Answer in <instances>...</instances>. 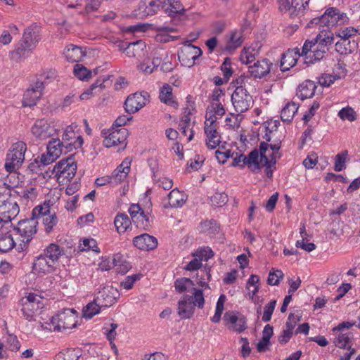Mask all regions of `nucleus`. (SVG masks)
I'll return each instance as SVG.
<instances>
[{"label": "nucleus", "instance_id": "nucleus-33", "mask_svg": "<svg viewBox=\"0 0 360 360\" xmlns=\"http://www.w3.org/2000/svg\"><path fill=\"white\" fill-rule=\"evenodd\" d=\"M185 201V195L177 188H174L168 195L169 206L165 205V207H180L184 204Z\"/></svg>", "mask_w": 360, "mask_h": 360}, {"label": "nucleus", "instance_id": "nucleus-43", "mask_svg": "<svg viewBox=\"0 0 360 360\" xmlns=\"http://www.w3.org/2000/svg\"><path fill=\"white\" fill-rule=\"evenodd\" d=\"M101 307V305L98 304V302L94 299L84 307L82 311L83 316L86 319H91L100 312Z\"/></svg>", "mask_w": 360, "mask_h": 360}, {"label": "nucleus", "instance_id": "nucleus-8", "mask_svg": "<svg viewBox=\"0 0 360 360\" xmlns=\"http://www.w3.org/2000/svg\"><path fill=\"white\" fill-rule=\"evenodd\" d=\"M204 130L207 136V148L212 150L216 148L221 143V136L217 131V118L214 115L208 117V113L206 114Z\"/></svg>", "mask_w": 360, "mask_h": 360}, {"label": "nucleus", "instance_id": "nucleus-16", "mask_svg": "<svg viewBox=\"0 0 360 360\" xmlns=\"http://www.w3.org/2000/svg\"><path fill=\"white\" fill-rule=\"evenodd\" d=\"M119 297L120 292L117 289L112 285H107L98 292L95 299L102 307H110Z\"/></svg>", "mask_w": 360, "mask_h": 360}, {"label": "nucleus", "instance_id": "nucleus-46", "mask_svg": "<svg viewBox=\"0 0 360 360\" xmlns=\"http://www.w3.org/2000/svg\"><path fill=\"white\" fill-rule=\"evenodd\" d=\"M80 355L78 349H68L58 353L56 356V360H77Z\"/></svg>", "mask_w": 360, "mask_h": 360}, {"label": "nucleus", "instance_id": "nucleus-57", "mask_svg": "<svg viewBox=\"0 0 360 360\" xmlns=\"http://www.w3.org/2000/svg\"><path fill=\"white\" fill-rule=\"evenodd\" d=\"M276 304V300H273L269 302L264 309V313L262 316V321L264 322H268L271 320L272 314L275 309V307Z\"/></svg>", "mask_w": 360, "mask_h": 360}, {"label": "nucleus", "instance_id": "nucleus-29", "mask_svg": "<svg viewBox=\"0 0 360 360\" xmlns=\"http://www.w3.org/2000/svg\"><path fill=\"white\" fill-rule=\"evenodd\" d=\"M162 5L160 0H143L139 3V10L143 16L153 15Z\"/></svg>", "mask_w": 360, "mask_h": 360}, {"label": "nucleus", "instance_id": "nucleus-4", "mask_svg": "<svg viewBox=\"0 0 360 360\" xmlns=\"http://www.w3.org/2000/svg\"><path fill=\"white\" fill-rule=\"evenodd\" d=\"M77 163L72 155L58 162L53 167V173L60 184H65L74 178L77 172Z\"/></svg>", "mask_w": 360, "mask_h": 360}, {"label": "nucleus", "instance_id": "nucleus-5", "mask_svg": "<svg viewBox=\"0 0 360 360\" xmlns=\"http://www.w3.org/2000/svg\"><path fill=\"white\" fill-rule=\"evenodd\" d=\"M48 326L45 328L61 331L63 330L70 329L76 325V317L72 309H65L52 316L50 323H46Z\"/></svg>", "mask_w": 360, "mask_h": 360}, {"label": "nucleus", "instance_id": "nucleus-40", "mask_svg": "<svg viewBox=\"0 0 360 360\" xmlns=\"http://www.w3.org/2000/svg\"><path fill=\"white\" fill-rule=\"evenodd\" d=\"M63 249L60 245L56 243H51L44 250L42 254H44L45 257L56 263L60 257L63 255Z\"/></svg>", "mask_w": 360, "mask_h": 360}, {"label": "nucleus", "instance_id": "nucleus-48", "mask_svg": "<svg viewBox=\"0 0 360 360\" xmlns=\"http://www.w3.org/2000/svg\"><path fill=\"white\" fill-rule=\"evenodd\" d=\"M0 180L3 181V183H5V186H6L9 190L17 194L18 192L14 189L18 185V180L16 179V173L14 172H9V174L6 176L4 179H0Z\"/></svg>", "mask_w": 360, "mask_h": 360}, {"label": "nucleus", "instance_id": "nucleus-30", "mask_svg": "<svg viewBox=\"0 0 360 360\" xmlns=\"http://www.w3.org/2000/svg\"><path fill=\"white\" fill-rule=\"evenodd\" d=\"M195 256L200 257V259L194 258L185 267V269L187 271H195L199 269L202 266L201 261L205 257V259L213 256V252L212 250H200L196 252Z\"/></svg>", "mask_w": 360, "mask_h": 360}, {"label": "nucleus", "instance_id": "nucleus-42", "mask_svg": "<svg viewBox=\"0 0 360 360\" xmlns=\"http://www.w3.org/2000/svg\"><path fill=\"white\" fill-rule=\"evenodd\" d=\"M328 49H325V46L322 48L321 46L316 45V48L313 49L311 53H309V56L305 59V63H314L317 61L321 60L325 56Z\"/></svg>", "mask_w": 360, "mask_h": 360}, {"label": "nucleus", "instance_id": "nucleus-62", "mask_svg": "<svg viewBox=\"0 0 360 360\" xmlns=\"http://www.w3.org/2000/svg\"><path fill=\"white\" fill-rule=\"evenodd\" d=\"M6 342L8 349L12 352H17L20 348V343L18 340V338L14 335H8L6 338Z\"/></svg>", "mask_w": 360, "mask_h": 360}, {"label": "nucleus", "instance_id": "nucleus-28", "mask_svg": "<svg viewBox=\"0 0 360 360\" xmlns=\"http://www.w3.org/2000/svg\"><path fill=\"white\" fill-rule=\"evenodd\" d=\"M40 39V27L34 23L25 30L22 41L25 44H31L35 47Z\"/></svg>", "mask_w": 360, "mask_h": 360}, {"label": "nucleus", "instance_id": "nucleus-61", "mask_svg": "<svg viewBox=\"0 0 360 360\" xmlns=\"http://www.w3.org/2000/svg\"><path fill=\"white\" fill-rule=\"evenodd\" d=\"M283 277V273L281 270L270 271L267 279V283L271 285H277L280 282V279Z\"/></svg>", "mask_w": 360, "mask_h": 360}, {"label": "nucleus", "instance_id": "nucleus-23", "mask_svg": "<svg viewBox=\"0 0 360 360\" xmlns=\"http://www.w3.org/2000/svg\"><path fill=\"white\" fill-rule=\"evenodd\" d=\"M13 230V227L0 226V252H7L15 247Z\"/></svg>", "mask_w": 360, "mask_h": 360}, {"label": "nucleus", "instance_id": "nucleus-63", "mask_svg": "<svg viewBox=\"0 0 360 360\" xmlns=\"http://www.w3.org/2000/svg\"><path fill=\"white\" fill-rule=\"evenodd\" d=\"M139 274H133L131 276H128L122 282H121L120 285L126 290H129L132 288L134 283L136 281L139 280Z\"/></svg>", "mask_w": 360, "mask_h": 360}, {"label": "nucleus", "instance_id": "nucleus-1", "mask_svg": "<svg viewBox=\"0 0 360 360\" xmlns=\"http://www.w3.org/2000/svg\"><path fill=\"white\" fill-rule=\"evenodd\" d=\"M345 18H347L345 13H341L338 8L331 7L328 8L322 15L311 20L307 27H317L321 32H323L325 27L329 28L339 22H344Z\"/></svg>", "mask_w": 360, "mask_h": 360}, {"label": "nucleus", "instance_id": "nucleus-18", "mask_svg": "<svg viewBox=\"0 0 360 360\" xmlns=\"http://www.w3.org/2000/svg\"><path fill=\"white\" fill-rule=\"evenodd\" d=\"M44 90V83L41 81H37L32 84L30 88L24 93L22 101V106L32 107L35 105L41 98Z\"/></svg>", "mask_w": 360, "mask_h": 360}, {"label": "nucleus", "instance_id": "nucleus-49", "mask_svg": "<svg viewBox=\"0 0 360 360\" xmlns=\"http://www.w3.org/2000/svg\"><path fill=\"white\" fill-rule=\"evenodd\" d=\"M351 335L349 333H340L338 337L334 339L333 343L335 345L341 349H347L351 340Z\"/></svg>", "mask_w": 360, "mask_h": 360}, {"label": "nucleus", "instance_id": "nucleus-13", "mask_svg": "<svg viewBox=\"0 0 360 360\" xmlns=\"http://www.w3.org/2000/svg\"><path fill=\"white\" fill-rule=\"evenodd\" d=\"M65 148V145L59 139H52L47 144V154H42L40 162L44 165H48L54 162Z\"/></svg>", "mask_w": 360, "mask_h": 360}, {"label": "nucleus", "instance_id": "nucleus-3", "mask_svg": "<svg viewBox=\"0 0 360 360\" xmlns=\"http://www.w3.org/2000/svg\"><path fill=\"white\" fill-rule=\"evenodd\" d=\"M27 146L23 141L13 143L6 154L4 167L8 172H15L25 160Z\"/></svg>", "mask_w": 360, "mask_h": 360}, {"label": "nucleus", "instance_id": "nucleus-24", "mask_svg": "<svg viewBox=\"0 0 360 360\" xmlns=\"http://www.w3.org/2000/svg\"><path fill=\"white\" fill-rule=\"evenodd\" d=\"M135 247L141 250L149 251L154 250L158 246V240L155 237L148 233H143L136 236L133 239Z\"/></svg>", "mask_w": 360, "mask_h": 360}, {"label": "nucleus", "instance_id": "nucleus-35", "mask_svg": "<svg viewBox=\"0 0 360 360\" xmlns=\"http://www.w3.org/2000/svg\"><path fill=\"white\" fill-rule=\"evenodd\" d=\"M34 48L31 44H25L22 41L18 48L11 53V58L18 61L29 56Z\"/></svg>", "mask_w": 360, "mask_h": 360}, {"label": "nucleus", "instance_id": "nucleus-41", "mask_svg": "<svg viewBox=\"0 0 360 360\" xmlns=\"http://www.w3.org/2000/svg\"><path fill=\"white\" fill-rule=\"evenodd\" d=\"M243 43L242 34L240 32L235 30L231 32L229 42L226 46V50L233 51L241 46Z\"/></svg>", "mask_w": 360, "mask_h": 360}, {"label": "nucleus", "instance_id": "nucleus-39", "mask_svg": "<svg viewBox=\"0 0 360 360\" xmlns=\"http://www.w3.org/2000/svg\"><path fill=\"white\" fill-rule=\"evenodd\" d=\"M114 224L118 233H124L131 225V220L124 213L118 214L114 220Z\"/></svg>", "mask_w": 360, "mask_h": 360}, {"label": "nucleus", "instance_id": "nucleus-17", "mask_svg": "<svg viewBox=\"0 0 360 360\" xmlns=\"http://www.w3.org/2000/svg\"><path fill=\"white\" fill-rule=\"evenodd\" d=\"M202 54V51L200 48L189 44L181 49L178 56L184 66L191 68L195 65V60Z\"/></svg>", "mask_w": 360, "mask_h": 360}, {"label": "nucleus", "instance_id": "nucleus-11", "mask_svg": "<svg viewBox=\"0 0 360 360\" xmlns=\"http://www.w3.org/2000/svg\"><path fill=\"white\" fill-rule=\"evenodd\" d=\"M19 213V207L13 199L0 202V226L13 227L11 220Z\"/></svg>", "mask_w": 360, "mask_h": 360}, {"label": "nucleus", "instance_id": "nucleus-6", "mask_svg": "<svg viewBox=\"0 0 360 360\" xmlns=\"http://www.w3.org/2000/svg\"><path fill=\"white\" fill-rule=\"evenodd\" d=\"M231 102L238 113L246 112L252 105L253 99L248 91L243 86H236L231 96Z\"/></svg>", "mask_w": 360, "mask_h": 360}, {"label": "nucleus", "instance_id": "nucleus-26", "mask_svg": "<svg viewBox=\"0 0 360 360\" xmlns=\"http://www.w3.org/2000/svg\"><path fill=\"white\" fill-rule=\"evenodd\" d=\"M55 264L56 262L41 254L34 260L32 268L38 274H46L53 271Z\"/></svg>", "mask_w": 360, "mask_h": 360}, {"label": "nucleus", "instance_id": "nucleus-55", "mask_svg": "<svg viewBox=\"0 0 360 360\" xmlns=\"http://www.w3.org/2000/svg\"><path fill=\"white\" fill-rule=\"evenodd\" d=\"M75 75L80 80L88 79L91 77V72L86 68L76 65L74 68Z\"/></svg>", "mask_w": 360, "mask_h": 360}, {"label": "nucleus", "instance_id": "nucleus-15", "mask_svg": "<svg viewBox=\"0 0 360 360\" xmlns=\"http://www.w3.org/2000/svg\"><path fill=\"white\" fill-rule=\"evenodd\" d=\"M37 224L38 221L32 215L30 219L19 221L16 228L13 226V231H17L20 235L23 243H28L37 233Z\"/></svg>", "mask_w": 360, "mask_h": 360}, {"label": "nucleus", "instance_id": "nucleus-7", "mask_svg": "<svg viewBox=\"0 0 360 360\" xmlns=\"http://www.w3.org/2000/svg\"><path fill=\"white\" fill-rule=\"evenodd\" d=\"M101 134L105 138L103 141V145L105 147L110 148L120 144L123 145L124 148L127 146L128 131L126 128L112 127L108 131L103 130Z\"/></svg>", "mask_w": 360, "mask_h": 360}, {"label": "nucleus", "instance_id": "nucleus-20", "mask_svg": "<svg viewBox=\"0 0 360 360\" xmlns=\"http://www.w3.org/2000/svg\"><path fill=\"white\" fill-rule=\"evenodd\" d=\"M269 148V144L265 142H261L259 144V162L261 165L266 167V176L269 178H271L273 175V170L275 169V165L276 163V157H274V154H271L270 158H268L266 155V151Z\"/></svg>", "mask_w": 360, "mask_h": 360}, {"label": "nucleus", "instance_id": "nucleus-2", "mask_svg": "<svg viewBox=\"0 0 360 360\" xmlns=\"http://www.w3.org/2000/svg\"><path fill=\"white\" fill-rule=\"evenodd\" d=\"M32 215L38 221H41L47 233H51L58 223L56 212L51 211L49 201H45L42 205L35 207L32 212Z\"/></svg>", "mask_w": 360, "mask_h": 360}, {"label": "nucleus", "instance_id": "nucleus-59", "mask_svg": "<svg viewBox=\"0 0 360 360\" xmlns=\"http://www.w3.org/2000/svg\"><path fill=\"white\" fill-rule=\"evenodd\" d=\"M338 116L343 120H347L352 122L356 120V112L350 108H343L338 112Z\"/></svg>", "mask_w": 360, "mask_h": 360}, {"label": "nucleus", "instance_id": "nucleus-31", "mask_svg": "<svg viewBox=\"0 0 360 360\" xmlns=\"http://www.w3.org/2000/svg\"><path fill=\"white\" fill-rule=\"evenodd\" d=\"M345 66L346 65L343 61L338 60V61L334 65L333 70V75L329 76L328 82L326 80H325L321 83V84L326 86H330L331 84L334 82L335 80L340 79L344 77L347 73Z\"/></svg>", "mask_w": 360, "mask_h": 360}, {"label": "nucleus", "instance_id": "nucleus-44", "mask_svg": "<svg viewBox=\"0 0 360 360\" xmlns=\"http://www.w3.org/2000/svg\"><path fill=\"white\" fill-rule=\"evenodd\" d=\"M309 1V0H292L291 16L302 15L308 6Z\"/></svg>", "mask_w": 360, "mask_h": 360}, {"label": "nucleus", "instance_id": "nucleus-64", "mask_svg": "<svg viewBox=\"0 0 360 360\" xmlns=\"http://www.w3.org/2000/svg\"><path fill=\"white\" fill-rule=\"evenodd\" d=\"M138 69L146 75L151 74L154 71V68L150 63V58H145L138 66Z\"/></svg>", "mask_w": 360, "mask_h": 360}, {"label": "nucleus", "instance_id": "nucleus-45", "mask_svg": "<svg viewBox=\"0 0 360 360\" xmlns=\"http://www.w3.org/2000/svg\"><path fill=\"white\" fill-rule=\"evenodd\" d=\"M354 48L355 46L351 45V41L348 39H340L335 43V51L341 55L351 53Z\"/></svg>", "mask_w": 360, "mask_h": 360}, {"label": "nucleus", "instance_id": "nucleus-54", "mask_svg": "<svg viewBox=\"0 0 360 360\" xmlns=\"http://www.w3.org/2000/svg\"><path fill=\"white\" fill-rule=\"evenodd\" d=\"M210 201L212 205L221 207L228 201V195L225 193H215L211 198Z\"/></svg>", "mask_w": 360, "mask_h": 360}, {"label": "nucleus", "instance_id": "nucleus-38", "mask_svg": "<svg viewBox=\"0 0 360 360\" xmlns=\"http://www.w3.org/2000/svg\"><path fill=\"white\" fill-rule=\"evenodd\" d=\"M298 110V106L294 102L288 103L282 109L281 112V118L283 122L290 123Z\"/></svg>", "mask_w": 360, "mask_h": 360}, {"label": "nucleus", "instance_id": "nucleus-56", "mask_svg": "<svg viewBox=\"0 0 360 360\" xmlns=\"http://www.w3.org/2000/svg\"><path fill=\"white\" fill-rule=\"evenodd\" d=\"M15 195L11 190L5 186V183L0 180V202L12 200V197Z\"/></svg>", "mask_w": 360, "mask_h": 360}, {"label": "nucleus", "instance_id": "nucleus-12", "mask_svg": "<svg viewBox=\"0 0 360 360\" xmlns=\"http://www.w3.org/2000/svg\"><path fill=\"white\" fill-rule=\"evenodd\" d=\"M31 133L37 139L44 141L57 134V129L46 120L39 119L32 126Z\"/></svg>", "mask_w": 360, "mask_h": 360}, {"label": "nucleus", "instance_id": "nucleus-34", "mask_svg": "<svg viewBox=\"0 0 360 360\" xmlns=\"http://www.w3.org/2000/svg\"><path fill=\"white\" fill-rule=\"evenodd\" d=\"M63 54L66 60L70 63L78 62L84 56L82 49L72 44L65 48Z\"/></svg>", "mask_w": 360, "mask_h": 360}, {"label": "nucleus", "instance_id": "nucleus-21", "mask_svg": "<svg viewBox=\"0 0 360 360\" xmlns=\"http://www.w3.org/2000/svg\"><path fill=\"white\" fill-rule=\"evenodd\" d=\"M272 63L267 58L257 60L248 67V72L255 79H261L266 76L271 71Z\"/></svg>", "mask_w": 360, "mask_h": 360}, {"label": "nucleus", "instance_id": "nucleus-36", "mask_svg": "<svg viewBox=\"0 0 360 360\" xmlns=\"http://www.w3.org/2000/svg\"><path fill=\"white\" fill-rule=\"evenodd\" d=\"M159 98L162 102L172 105L174 108L178 106V103L173 99L172 88L168 84H165L160 89Z\"/></svg>", "mask_w": 360, "mask_h": 360}, {"label": "nucleus", "instance_id": "nucleus-22", "mask_svg": "<svg viewBox=\"0 0 360 360\" xmlns=\"http://www.w3.org/2000/svg\"><path fill=\"white\" fill-rule=\"evenodd\" d=\"M224 320L226 324H231V328L237 332L242 333L247 328V320L243 315L237 316L233 312H226Z\"/></svg>", "mask_w": 360, "mask_h": 360}, {"label": "nucleus", "instance_id": "nucleus-14", "mask_svg": "<svg viewBox=\"0 0 360 360\" xmlns=\"http://www.w3.org/2000/svg\"><path fill=\"white\" fill-rule=\"evenodd\" d=\"M149 97V94L146 91L129 95L124 103L125 111L128 114H134L138 112L146 105Z\"/></svg>", "mask_w": 360, "mask_h": 360}, {"label": "nucleus", "instance_id": "nucleus-25", "mask_svg": "<svg viewBox=\"0 0 360 360\" xmlns=\"http://www.w3.org/2000/svg\"><path fill=\"white\" fill-rule=\"evenodd\" d=\"M300 57V49L295 48L293 49H288L282 54L280 64L281 70L282 72L289 70L291 68L295 66Z\"/></svg>", "mask_w": 360, "mask_h": 360}, {"label": "nucleus", "instance_id": "nucleus-52", "mask_svg": "<svg viewBox=\"0 0 360 360\" xmlns=\"http://www.w3.org/2000/svg\"><path fill=\"white\" fill-rule=\"evenodd\" d=\"M256 58L255 50L252 48H244L241 51L240 60L243 63L249 64Z\"/></svg>", "mask_w": 360, "mask_h": 360}, {"label": "nucleus", "instance_id": "nucleus-51", "mask_svg": "<svg viewBox=\"0 0 360 360\" xmlns=\"http://www.w3.org/2000/svg\"><path fill=\"white\" fill-rule=\"evenodd\" d=\"M319 39H320V37H316L311 41L307 40L302 46L300 56H304L305 59H307L309 56V53H311L313 49L316 48V45L318 44Z\"/></svg>", "mask_w": 360, "mask_h": 360}, {"label": "nucleus", "instance_id": "nucleus-27", "mask_svg": "<svg viewBox=\"0 0 360 360\" xmlns=\"http://www.w3.org/2000/svg\"><path fill=\"white\" fill-rule=\"evenodd\" d=\"M194 309L192 297L189 295H184L179 301L178 314L181 319H190L194 313Z\"/></svg>", "mask_w": 360, "mask_h": 360}, {"label": "nucleus", "instance_id": "nucleus-50", "mask_svg": "<svg viewBox=\"0 0 360 360\" xmlns=\"http://www.w3.org/2000/svg\"><path fill=\"white\" fill-rule=\"evenodd\" d=\"M348 156V151L343 150L335 156L334 169L336 172H340L345 168V162Z\"/></svg>", "mask_w": 360, "mask_h": 360}, {"label": "nucleus", "instance_id": "nucleus-58", "mask_svg": "<svg viewBox=\"0 0 360 360\" xmlns=\"http://www.w3.org/2000/svg\"><path fill=\"white\" fill-rule=\"evenodd\" d=\"M136 221L133 222L136 224V226L143 228V229H148L151 225L149 217L145 214V212H141V214L137 216Z\"/></svg>", "mask_w": 360, "mask_h": 360}, {"label": "nucleus", "instance_id": "nucleus-60", "mask_svg": "<svg viewBox=\"0 0 360 360\" xmlns=\"http://www.w3.org/2000/svg\"><path fill=\"white\" fill-rule=\"evenodd\" d=\"M110 179V185L116 186L123 182L127 178L124 174L120 173L119 170H114L111 175H108Z\"/></svg>", "mask_w": 360, "mask_h": 360}, {"label": "nucleus", "instance_id": "nucleus-47", "mask_svg": "<svg viewBox=\"0 0 360 360\" xmlns=\"http://www.w3.org/2000/svg\"><path fill=\"white\" fill-rule=\"evenodd\" d=\"M194 285V282L188 278H180L175 281L174 287L176 291L182 293L187 290L188 288Z\"/></svg>", "mask_w": 360, "mask_h": 360}, {"label": "nucleus", "instance_id": "nucleus-19", "mask_svg": "<svg viewBox=\"0 0 360 360\" xmlns=\"http://www.w3.org/2000/svg\"><path fill=\"white\" fill-rule=\"evenodd\" d=\"M75 128L72 125L68 126L63 134L62 141L65 145L66 153L68 150H72V148H81L83 144V138L81 135L77 134L75 131Z\"/></svg>", "mask_w": 360, "mask_h": 360}, {"label": "nucleus", "instance_id": "nucleus-37", "mask_svg": "<svg viewBox=\"0 0 360 360\" xmlns=\"http://www.w3.org/2000/svg\"><path fill=\"white\" fill-rule=\"evenodd\" d=\"M162 8L171 16L180 14L184 11L179 0H167V2L162 3Z\"/></svg>", "mask_w": 360, "mask_h": 360}, {"label": "nucleus", "instance_id": "nucleus-53", "mask_svg": "<svg viewBox=\"0 0 360 360\" xmlns=\"http://www.w3.org/2000/svg\"><path fill=\"white\" fill-rule=\"evenodd\" d=\"M191 297H192V302L195 307L196 306L200 309L203 307L205 304V299L202 290L193 288V296Z\"/></svg>", "mask_w": 360, "mask_h": 360}, {"label": "nucleus", "instance_id": "nucleus-9", "mask_svg": "<svg viewBox=\"0 0 360 360\" xmlns=\"http://www.w3.org/2000/svg\"><path fill=\"white\" fill-rule=\"evenodd\" d=\"M259 149L257 148L250 152L248 155L240 154L233 158L231 165L233 167L239 166L242 168L247 166L251 172L254 173L257 172L261 169V165L259 162Z\"/></svg>", "mask_w": 360, "mask_h": 360}, {"label": "nucleus", "instance_id": "nucleus-10", "mask_svg": "<svg viewBox=\"0 0 360 360\" xmlns=\"http://www.w3.org/2000/svg\"><path fill=\"white\" fill-rule=\"evenodd\" d=\"M22 312L27 320H31L34 314L44 307L42 297L34 293H30L28 296L21 300Z\"/></svg>", "mask_w": 360, "mask_h": 360}, {"label": "nucleus", "instance_id": "nucleus-32", "mask_svg": "<svg viewBox=\"0 0 360 360\" xmlns=\"http://www.w3.org/2000/svg\"><path fill=\"white\" fill-rule=\"evenodd\" d=\"M316 89V84L313 81L307 80L299 86L297 96L301 100L309 98L314 95Z\"/></svg>", "mask_w": 360, "mask_h": 360}]
</instances>
